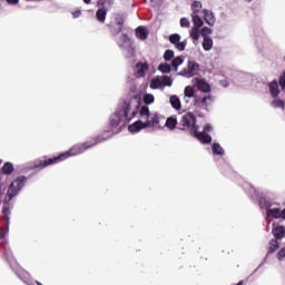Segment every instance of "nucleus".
Instances as JSON below:
<instances>
[{
    "label": "nucleus",
    "instance_id": "39448f33",
    "mask_svg": "<svg viewBox=\"0 0 285 285\" xmlns=\"http://www.w3.org/2000/svg\"><path fill=\"white\" fill-rule=\"evenodd\" d=\"M166 118L164 116H159V114L154 112L151 114L145 124L147 125V128H164L161 126V121H164Z\"/></svg>",
    "mask_w": 285,
    "mask_h": 285
},
{
    "label": "nucleus",
    "instance_id": "473e14b6",
    "mask_svg": "<svg viewBox=\"0 0 285 285\" xmlns=\"http://www.w3.org/2000/svg\"><path fill=\"white\" fill-rule=\"evenodd\" d=\"M178 41H181V36H179V33L169 36V42L173 43V46H176Z\"/></svg>",
    "mask_w": 285,
    "mask_h": 285
},
{
    "label": "nucleus",
    "instance_id": "ea45409f",
    "mask_svg": "<svg viewBox=\"0 0 285 285\" xmlns=\"http://www.w3.org/2000/svg\"><path fill=\"white\" fill-rule=\"evenodd\" d=\"M161 83L163 86H173V79L169 76H164Z\"/></svg>",
    "mask_w": 285,
    "mask_h": 285
},
{
    "label": "nucleus",
    "instance_id": "20e7f679",
    "mask_svg": "<svg viewBox=\"0 0 285 285\" xmlns=\"http://www.w3.org/2000/svg\"><path fill=\"white\" fill-rule=\"evenodd\" d=\"M178 130H184L185 132H197L199 126L197 125V117L194 112H186L183 115L178 121Z\"/></svg>",
    "mask_w": 285,
    "mask_h": 285
},
{
    "label": "nucleus",
    "instance_id": "de8ad7c7",
    "mask_svg": "<svg viewBox=\"0 0 285 285\" xmlns=\"http://www.w3.org/2000/svg\"><path fill=\"white\" fill-rule=\"evenodd\" d=\"M7 3H9V6H17V3H19V0H7Z\"/></svg>",
    "mask_w": 285,
    "mask_h": 285
},
{
    "label": "nucleus",
    "instance_id": "2f4dec72",
    "mask_svg": "<svg viewBox=\"0 0 285 285\" xmlns=\"http://www.w3.org/2000/svg\"><path fill=\"white\" fill-rule=\"evenodd\" d=\"M2 222H4L6 230H3V228L0 227V239H3V238L6 237V233H9V230H10V223L8 224V223L3 219V214H2Z\"/></svg>",
    "mask_w": 285,
    "mask_h": 285
},
{
    "label": "nucleus",
    "instance_id": "a211bd4d",
    "mask_svg": "<svg viewBox=\"0 0 285 285\" xmlns=\"http://www.w3.org/2000/svg\"><path fill=\"white\" fill-rule=\"evenodd\" d=\"M14 173V165L12 163H4L0 170V175H12Z\"/></svg>",
    "mask_w": 285,
    "mask_h": 285
},
{
    "label": "nucleus",
    "instance_id": "9d476101",
    "mask_svg": "<svg viewBox=\"0 0 285 285\" xmlns=\"http://www.w3.org/2000/svg\"><path fill=\"white\" fill-rule=\"evenodd\" d=\"M199 129H196V132H193L191 136L196 137L200 144H212L213 142V137L208 135L205 131H198Z\"/></svg>",
    "mask_w": 285,
    "mask_h": 285
},
{
    "label": "nucleus",
    "instance_id": "09e8293b",
    "mask_svg": "<svg viewBox=\"0 0 285 285\" xmlns=\"http://www.w3.org/2000/svg\"><path fill=\"white\" fill-rule=\"evenodd\" d=\"M150 88H157V80H151Z\"/></svg>",
    "mask_w": 285,
    "mask_h": 285
},
{
    "label": "nucleus",
    "instance_id": "dca6fc26",
    "mask_svg": "<svg viewBox=\"0 0 285 285\" xmlns=\"http://www.w3.org/2000/svg\"><path fill=\"white\" fill-rule=\"evenodd\" d=\"M136 37L141 41H146V39H148V29H146L145 27H138L136 29Z\"/></svg>",
    "mask_w": 285,
    "mask_h": 285
},
{
    "label": "nucleus",
    "instance_id": "aec40b11",
    "mask_svg": "<svg viewBox=\"0 0 285 285\" xmlns=\"http://www.w3.org/2000/svg\"><path fill=\"white\" fill-rule=\"evenodd\" d=\"M169 104L174 110H180L181 109V100L177 96H170Z\"/></svg>",
    "mask_w": 285,
    "mask_h": 285
},
{
    "label": "nucleus",
    "instance_id": "ddd939ff",
    "mask_svg": "<svg viewBox=\"0 0 285 285\" xmlns=\"http://www.w3.org/2000/svg\"><path fill=\"white\" fill-rule=\"evenodd\" d=\"M144 128H148L146 122L137 120L136 122L129 125L128 130L129 132H139V130H144Z\"/></svg>",
    "mask_w": 285,
    "mask_h": 285
},
{
    "label": "nucleus",
    "instance_id": "79ce46f5",
    "mask_svg": "<svg viewBox=\"0 0 285 285\" xmlns=\"http://www.w3.org/2000/svg\"><path fill=\"white\" fill-rule=\"evenodd\" d=\"M180 27L181 28H190V21H188V18L180 19Z\"/></svg>",
    "mask_w": 285,
    "mask_h": 285
},
{
    "label": "nucleus",
    "instance_id": "bb28decb",
    "mask_svg": "<svg viewBox=\"0 0 285 285\" xmlns=\"http://www.w3.org/2000/svg\"><path fill=\"white\" fill-rule=\"evenodd\" d=\"M150 108H148V106H142L139 110V117L144 118L146 117V119H148V117H150Z\"/></svg>",
    "mask_w": 285,
    "mask_h": 285
},
{
    "label": "nucleus",
    "instance_id": "4be33fe9",
    "mask_svg": "<svg viewBox=\"0 0 285 285\" xmlns=\"http://www.w3.org/2000/svg\"><path fill=\"white\" fill-rule=\"evenodd\" d=\"M268 246V253L273 255V253H275L279 248V242L277 240V238H273L269 240Z\"/></svg>",
    "mask_w": 285,
    "mask_h": 285
},
{
    "label": "nucleus",
    "instance_id": "412c9836",
    "mask_svg": "<svg viewBox=\"0 0 285 285\" xmlns=\"http://www.w3.org/2000/svg\"><path fill=\"white\" fill-rule=\"evenodd\" d=\"M122 119H124V116H121V114H114L110 119V126H112L114 128H117V126L121 124Z\"/></svg>",
    "mask_w": 285,
    "mask_h": 285
},
{
    "label": "nucleus",
    "instance_id": "b1692460",
    "mask_svg": "<svg viewBox=\"0 0 285 285\" xmlns=\"http://www.w3.org/2000/svg\"><path fill=\"white\" fill-rule=\"evenodd\" d=\"M136 68L138 69L137 75H139V77H144V75H146V70H148V63L138 62L136 63Z\"/></svg>",
    "mask_w": 285,
    "mask_h": 285
},
{
    "label": "nucleus",
    "instance_id": "f257e3e1",
    "mask_svg": "<svg viewBox=\"0 0 285 285\" xmlns=\"http://www.w3.org/2000/svg\"><path fill=\"white\" fill-rule=\"evenodd\" d=\"M104 139L101 137H94L90 140L72 146L68 151H65L58 156L52 158L48 156H42L32 161L31 168L32 170H43V168H48V166H55V164H60V161H66L69 157H76V155H81L86 153V150L97 146V144H101Z\"/></svg>",
    "mask_w": 285,
    "mask_h": 285
},
{
    "label": "nucleus",
    "instance_id": "f8f14e48",
    "mask_svg": "<svg viewBox=\"0 0 285 285\" xmlns=\"http://www.w3.org/2000/svg\"><path fill=\"white\" fill-rule=\"evenodd\" d=\"M194 81L195 86L198 90H200V92H210V85L204 79L196 78Z\"/></svg>",
    "mask_w": 285,
    "mask_h": 285
},
{
    "label": "nucleus",
    "instance_id": "4468645a",
    "mask_svg": "<svg viewBox=\"0 0 285 285\" xmlns=\"http://www.w3.org/2000/svg\"><path fill=\"white\" fill-rule=\"evenodd\" d=\"M166 128H168V130H175V128L179 127V121L177 120V116H170L166 119L165 122Z\"/></svg>",
    "mask_w": 285,
    "mask_h": 285
},
{
    "label": "nucleus",
    "instance_id": "f704fd0d",
    "mask_svg": "<svg viewBox=\"0 0 285 285\" xmlns=\"http://www.w3.org/2000/svg\"><path fill=\"white\" fill-rule=\"evenodd\" d=\"M187 41L186 40H184V41H181V42H177L176 45H175V48H176V50H179V52H184L185 50H186V46H187Z\"/></svg>",
    "mask_w": 285,
    "mask_h": 285
},
{
    "label": "nucleus",
    "instance_id": "8fccbe9b",
    "mask_svg": "<svg viewBox=\"0 0 285 285\" xmlns=\"http://www.w3.org/2000/svg\"><path fill=\"white\" fill-rule=\"evenodd\" d=\"M92 0H83V3H86L87 6H89V3H91Z\"/></svg>",
    "mask_w": 285,
    "mask_h": 285
},
{
    "label": "nucleus",
    "instance_id": "7ed1b4c3",
    "mask_svg": "<svg viewBox=\"0 0 285 285\" xmlns=\"http://www.w3.org/2000/svg\"><path fill=\"white\" fill-rule=\"evenodd\" d=\"M141 108V100L138 98H131L128 101H125L121 107V115L125 118V121H130L139 115V109Z\"/></svg>",
    "mask_w": 285,
    "mask_h": 285
},
{
    "label": "nucleus",
    "instance_id": "37998d69",
    "mask_svg": "<svg viewBox=\"0 0 285 285\" xmlns=\"http://www.w3.org/2000/svg\"><path fill=\"white\" fill-rule=\"evenodd\" d=\"M277 257H278V259H284V257H285V247H283L282 249L278 250Z\"/></svg>",
    "mask_w": 285,
    "mask_h": 285
},
{
    "label": "nucleus",
    "instance_id": "cd10ccee",
    "mask_svg": "<svg viewBox=\"0 0 285 285\" xmlns=\"http://www.w3.org/2000/svg\"><path fill=\"white\" fill-rule=\"evenodd\" d=\"M202 36V31H199V28H191L190 37L194 41H199V37Z\"/></svg>",
    "mask_w": 285,
    "mask_h": 285
},
{
    "label": "nucleus",
    "instance_id": "3c124183",
    "mask_svg": "<svg viewBox=\"0 0 285 285\" xmlns=\"http://www.w3.org/2000/svg\"><path fill=\"white\" fill-rule=\"evenodd\" d=\"M98 6H104V3H101V0H100V1H98Z\"/></svg>",
    "mask_w": 285,
    "mask_h": 285
},
{
    "label": "nucleus",
    "instance_id": "a18cd8bd",
    "mask_svg": "<svg viewBox=\"0 0 285 285\" xmlns=\"http://www.w3.org/2000/svg\"><path fill=\"white\" fill-rule=\"evenodd\" d=\"M72 17H73V19H79V17H81V10L73 11Z\"/></svg>",
    "mask_w": 285,
    "mask_h": 285
},
{
    "label": "nucleus",
    "instance_id": "0eeeda50",
    "mask_svg": "<svg viewBox=\"0 0 285 285\" xmlns=\"http://www.w3.org/2000/svg\"><path fill=\"white\" fill-rule=\"evenodd\" d=\"M213 104V97L212 96H199L195 97L194 105L196 108H202L203 110H208V106Z\"/></svg>",
    "mask_w": 285,
    "mask_h": 285
},
{
    "label": "nucleus",
    "instance_id": "c85d7f7f",
    "mask_svg": "<svg viewBox=\"0 0 285 285\" xmlns=\"http://www.w3.org/2000/svg\"><path fill=\"white\" fill-rule=\"evenodd\" d=\"M181 63H184V58L181 56H178L176 58L173 59L171 61V67L177 70V68H179V66H181Z\"/></svg>",
    "mask_w": 285,
    "mask_h": 285
},
{
    "label": "nucleus",
    "instance_id": "4c0bfd02",
    "mask_svg": "<svg viewBox=\"0 0 285 285\" xmlns=\"http://www.w3.org/2000/svg\"><path fill=\"white\" fill-rule=\"evenodd\" d=\"M200 35H202V37H204V39H206V37H208V35H213V29H210L208 27H204L200 30Z\"/></svg>",
    "mask_w": 285,
    "mask_h": 285
},
{
    "label": "nucleus",
    "instance_id": "a878e982",
    "mask_svg": "<svg viewBox=\"0 0 285 285\" xmlns=\"http://www.w3.org/2000/svg\"><path fill=\"white\" fill-rule=\"evenodd\" d=\"M212 151L214 155H220V156L224 155V148H222V145H219L218 142H215L212 146Z\"/></svg>",
    "mask_w": 285,
    "mask_h": 285
},
{
    "label": "nucleus",
    "instance_id": "2eb2a0df",
    "mask_svg": "<svg viewBox=\"0 0 285 285\" xmlns=\"http://www.w3.org/2000/svg\"><path fill=\"white\" fill-rule=\"evenodd\" d=\"M106 17H108V10L101 7L96 11V19L99 23H106Z\"/></svg>",
    "mask_w": 285,
    "mask_h": 285
},
{
    "label": "nucleus",
    "instance_id": "49530a36",
    "mask_svg": "<svg viewBox=\"0 0 285 285\" xmlns=\"http://www.w3.org/2000/svg\"><path fill=\"white\" fill-rule=\"evenodd\" d=\"M213 130V126L210 125H205L204 127V132H210Z\"/></svg>",
    "mask_w": 285,
    "mask_h": 285
},
{
    "label": "nucleus",
    "instance_id": "6e6552de",
    "mask_svg": "<svg viewBox=\"0 0 285 285\" xmlns=\"http://www.w3.org/2000/svg\"><path fill=\"white\" fill-rule=\"evenodd\" d=\"M181 72L184 77H195V75H199V63L189 61L187 67Z\"/></svg>",
    "mask_w": 285,
    "mask_h": 285
},
{
    "label": "nucleus",
    "instance_id": "6ab92c4d",
    "mask_svg": "<svg viewBox=\"0 0 285 285\" xmlns=\"http://www.w3.org/2000/svg\"><path fill=\"white\" fill-rule=\"evenodd\" d=\"M204 17H205V22L207 23V26H215V16L213 14L212 11H208V10H204Z\"/></svg>",
    "mask_w": 285,
    "mask_h": 285
},
{
    "label": "nucleus",
    "instance_id": "c756f323",
    "mask_svg": "<svg viewBox=\"0 0 285 285\" xmlns=\"http://www.w3.org/2000/svg\"><path fill=\"white\" fill-rule=\"evenodd\" d=\"M142 101L146 106H150V104H155V96H153V94H146L142 97Z\"/></svg>",
    "mask_w": 285,
    "mask_h": 285
},
{
    "label": "nucleus",
    "instance_id": "c03bdc74",
    "mask_svg": "<svg viewBox=\"0 0 285 285\" xmlns=\"http://www.w3.org/2000/svg\"><path fill=\"white\" fill-rule=\"evenodd\" d=\"M120 39H121V41H124V43H128V41H130V38H128L127 33H122Z\"/></svg>",
    "mask_w": 285,
    "mask_h": 285
},
{
    "label": "nucleus",
    "instance_id": "f03ea898",
    "mask_svg": "<svg viewBox=\"0 0 285 285\" xmlns=\"http://www.w3.org/2000/svg\"><path fill=\"white\" fill-rule=\"evenodd\" d=\"M27 183L28 178L26 176H19L18 178L13 179L8 187L7 194L2 203L3 220L7 223V225L9 224L10 219V200L14 199V197L19 195L21 188H23Z\"/></svg>",
    "mask_w": 285,
    "mask_h": 285
},
{
    "label": "nucleus",
    "instance_id": "c9c22d12",
    "mask_svg": "<svg viewBox=\"0 0 285 285\" xmlns=\"http://www.w3.org/2000/svg\"><path fill=\"white\" fill-rule=\"evenodd\" d=\"M272 106L273 108H282L284 110L285 108V102L284 100L282 99H275L273 102H272Z\"/></svg>",
    "mask_w": 285,
    "mask_h": 285
},
{
    "label": "nucleus",
    "instance_id": "1a4fd4ad",
    "mask_svg": "<svg viewBox=\"0 0 285 285\" xmlns=\"http://www.w3.org/2000/svg\"><path fill=\"white\" fill-rule=\"evenodd\" d=\"M272 235L277 240L284 239V237H285V227H284V225H279V224L274 223L273 227H272Z\"/></svg>",
    "mask_w": 285,
    "mask_h": 285
},
{
    "label": "nucleus",
    "instance_id": "f3484780",
    "mask_svg": "<svg viewBox=\"0 0 285 285\" xmlns=\"http://www.w3.org/2000/svg\"><path fill=\"white\" fill-rule=\"evenodd\" d=\"M269 92L274 98L279 97V83L277 82V80H273L269 83Z\"/></svg>",
    "mask_w": 285,
    "mask_h": 285
},
{
    "label": "nucleus",
    "instance_id": "e433bc0d",
    "mask_svg": "<svg viewBox=\"0 0 285 285\" xmlns=\"http://www.w3.org/2000/svg\"><path fill=\"white\" fill-rule=\"evenodd\" d=\"M175 57V51L167 49L164 53L165 61H170Z\"/></svg>",
    "mask_w": 285,
    "mask_h": 285
},
{
    "label": "nucleus",
    "instance_id": "864d4df0",
    "mask_svg": "<svg viewBox=\"0 0 285 285\" xmlns=\"http://www.w3.org/2000/svg\"><path fill=\"white\" fill-rule=\"evenodd\" d=\"M245 1H247L248 3H250V1H253V0H245Z\"/></svg>",
    "mask_w": 285,
    "mask_h": 285
},
{
    "label": "nucleus",
    "instance_id": "58836bf2",
    "mask_svg": "<svg viewBox=\"0 0 285 285\" xmlns=\"http://www.w3.org/2000/svg\"><path fill=\"white\" fill-rule=\"evenodd\" d=\"M194 95H195V89H193L191 86H187V87L185 88V97L190 98V97H193Z\"/></svg>",
    "mask_w": 285,
    "mask_h": 285
},
{
    "label": "nucleus",
    "instance_id": "603ef678",
    "mask_svg": "<svg viewBox=\"0 0 285 285\" xmlns=\"http://www.w3.org/2000/svg\"><path fill=\"white\" fill-rule=\"evenodd\" d=\"M1 164H3V160H2V159H0V166H1Z\"/></svg>",
    "mask_w": 285,
    "mask_h": 285
},
{
    "label": "nucleus",
    "instance_id": "5701e85b",
    "mask_svg": "<svg viewBox=\"0 0 285 285\" xmlns=\"http://www.w3.org/2000/svg\"><path fill=\"white\" fill-rule=\"evenodd\" d=\"M191 18H193V23H194V28H198L200 29L202 26H204V20H202V18L199 17V14L197 13H191Z\"/></svg>",
    "mask_w": 285,
    "mask_h": 285
},
{
    "label": "nucleus",
    "instance_id": "7c9ffc66",
    "mask_svg": "<svg viewBox=\"0 0 285 285\" xmlns=\"http://www.w3.org/2000/svg\"><path fill=\"white\" fill-rule=\"evenodd\" d=\"M191 10H193V13L191 14H199L200 10H202V2L199 1H194L193 4H191Z\"/></svg>",
    "mask_w": 285,
    "mask_h": 285
},
{
    "label": "nucleus",
    "instance_id": "9b49d317",
    "mask_svg": "<svg viewBox=\"0 0 285 285\" xmlns=\"http://www.w3.org/2000/svg\"><path fill=\"white\" fill-rule=\"evenodd\" d=\"M267 215L274 219H284L285 220V208H268Z\"/></svg>",
    "mask_w": 285,
    "mask_h": 285
},
{
    "label": "nucleus",
    "instance_id": "423d86ee",
    "mask_svg": "<svg viewBox=\"0 0 285 285\" xmlns=\"http://www.w3.org/2000/svg\"><path fill=\"white\" fill-rule=\"evenodd\" d=\"M116 24H108L109 31L112 35V37H117L122 30H124V23H126V20L121 16H117L115 18Z\"/></svg>",
    "mask_w": 285,
    "mask_h": 285
},
{
    "label": "nucleus",
    "instance_id": "393cba45",
    "mask_svg": "<svg viewBox=\"0 0 285 285\" xmlns=\"http://www.w3.org/2000/svg\"><path fill=\"white\" fill-rule=\"evenodd\" d=\"M203 48L204 50H213V39L209 37H205L203 40Z\"/></svg>",
    "mask_w": 285,
    "mask_h": 285
},
{
    "label": "nucleus",
    "instance_id": "a19ab883",
    "mask_svg": "<svg viewBox=\"0 0 285 285\" xmlns=\"http://www.w3.org/2000/svg\"><path fill=\"white\" fill-rule=\"evenodd\" d=\"M278 83H279L282 90H285V70L281 73Z\"/></svg>",
    "mask_w": 285,
    "mask_h": 285
},
{
    "label": "nucleus",
    "instance_id": "72a5a7b5",
    "mask_svg": "<svg viewBox=\"0 0 285 285\" xmlns=\"http://www.w3.org/2000/svg\"><path fill=\"white\" fill-rule=\"evenodd\" d=\"M158 70L165 75H168L170 72V65L168 63H160L158 66Z\"/></svg>",
    "mask_w": 285,
    "mask_h": 285
}]
</instances>
